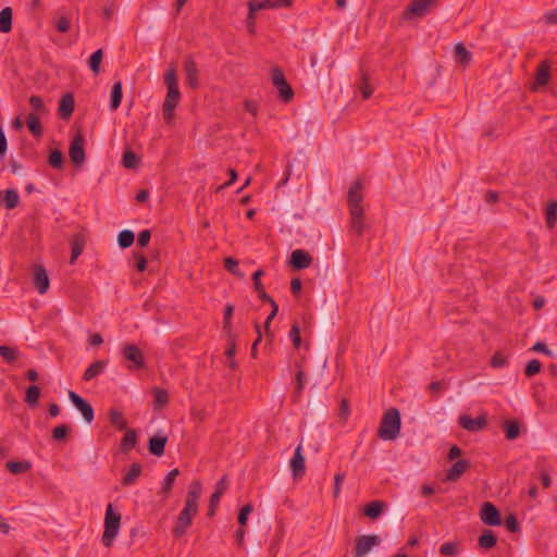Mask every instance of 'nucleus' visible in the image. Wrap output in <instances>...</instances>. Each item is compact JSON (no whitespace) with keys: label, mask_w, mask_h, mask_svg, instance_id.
I'll return each instance as SVG.
<instances>
[{"label":"nucleus","mask_w":557,"mask_h":557,"mask_svg":"<svg viewBox=\"0 0 557 557\" xmlns=\"http://www.w3.org/2000/svg\"><path fill=\"white\" fill-rule=\"evenodd\" d=\"M202 486L200 481H193L186 495L185 506L180 512L175 525L172 530L175 539L182 537L186 530L191 525L194 518L198 513V500L200 498Z\"/></svg>","instance_id":"nucleus-1"},{"label":"nucleus","mask_w":557,"mask_h":557,"mask_svg":"<svg viewBox=\"0 0 557 557\" xmlns=\"http://www.w3.org/2000/svg\"><path fill=\"white\" fill-rule=\"evenodd\" d=\"M164 84L168 88V92L162 104L163 119L166 123H170L174 116V110L181 99V92L177 84L176 70L170 67L164 74Z\"/></svg>","instance_id":"nucleus-2"},{"label":"nucleus","mask_w":557,"mask_h":557,"mask_svg":"<svg viewBox=\"0 0 557 557\" xmlns=\"http://www.w3.org/2000/svg\"><path fill=\"white\" fill-rule=\"evenodd\" d=\"M401 426L400 412L396 408H389L382 417L377 436L384 441H393L398 437Z\"/></svg>","instance_id":"nucleus-3"},{"label":"nucleus","mask_w":557,"mask_h":557,"mask_svg":"<svg viewBox=\"0 0 557 557\" xmlns=\"http://www.w3.org/2000/svg\"><path fill=\"white\" fill-rule=\"evenodd\" d=\"M121 516L113 512L112 505L110 504L106 511L104 517V531L102 534V544L110 547L116 537L120 529Z\"/></svg>","instance_id":"nucleus-4"},{"label":"nucleus","mask_w":557,"mask_h":557,"mask_svg":"<svg viewBox=\"0 0 557 557\" xmlns=\"http://www.w3.org/2000/svg\"><path fill=\"white\" fill-rule=\"evenodd\" d=\"M271 79L272 84L278 91V96L281 100L285 103H288L294 98V90L285 78L283 71L275 66L271 70Z\"/></svg>","instance_id":"nucleus-5"},{"label":"nucleus","mask_w":557,"mask_h":557,"mask_svg":"<svg viewBox=\"0 0 557 557\" xmlns=\"http://www.w3.org/2000/svg\"><path fill=\"white\" fill-rule=\"evenodd\" d=\"M121 354L124 360L128 361L126 366L128 370H141L146 367V360L143 351L135 344H125L122 347Z\"/></svg>","instance_id":"nucleus-6"},{"label":"nucleus","mask_w":557,"mask_h":557,"mask_svg":"<svg viewBox=\"0 0 557 557\" xmlns=\"http://www.w3.org/2000/svg\"><path fill=\"white\" fill-rule=\"evenodd\" d=\"M85 139L82 133H77L70 144L69 156L75 166H81L86 159Z\"/></svg>","instance_id":"nucleus-7"},{"label":"nucleus","mask_w":557,"mask_h":557,"mask_svg":"<svg viewBox=\"0 0 557 557\" xmlns=\"http://www.w3.org/2000/svg\"><path fill=\"white\" fill-rule=\"evenodd\" d=\"M481 521L488 527H498L502 524L500 512L497 507L490 503H483L480 510Z\"/></svg>","instance_id":"nucleus-8"},{"label":"nucleus","mask_w":557,"mask_h":557,"mask_svg":"<svg viewBox=\"0 0 557 557\" xmlns=\"http://www.w3.org/2000/svg\"><path fill=\"white\" fill-rule=\"evenodd\" d=\"M69 398L76 409L81 411L85 422L91 423L95 419V411L91 405L73 391L69 392Z\"/></svg>","instance_id":"nucleus-9"},{"label":"nucleus","mask_w":557,"mask_h":557,"mask_svg":"<svg viewBox=\"0 0 557 557\" xmlns=\"http://www.w3.org/2000/svg\"><path fill=\"white\" fill-rule=\"evenodd\" d=\"M435 0H412L404 12V18L422 17L428 14Z\"/></svg>","instance_id":"nucleus-10"},{"label":"nucleus","mask_w":557,"mask_h":557,"mask_svg":"<svg viewBox=\"0 0 557 557\" xmlns=\"http://www.w3.org/2000/svg\"><path fill=\"white\" fill-rule=\"evenodd\" d=\"M362 201H363L362 184L358 180L350 186L349 191H348L347 202H348L349 211L363 210Z\"/></svg>","instance_id":"nucleus-11"},{"label":"nucleus","mask_w":557,"mask_h":557,"mask_svg":"<svg viewBox=\"0 0 557 557\" xmlns=\"http://www.w3.org/2000/svg\"><path fill=\"white\" fill-rule=\"evenodd\" d=\"M377 535H362L360 536L355 546V557L366 556L374 546L380 544Z\"/></svg>","instance_id":"nucleus-12"},{"label":"nucleus","mask_w":557,"mask_h":557,"mask_svg":"<svg viewBox=\"0 0 557 557\" xmlns=\"http://www.w3.org/2000/svg\"><path fill=\"white\" fill-rule=\"evenodd\" d=\"M313 258L304 249H296L292 252L289 264L295 270L307 269L312 264Z\"/></svg>","instance_id":"nucleus-13"},{"label":"nucleus","mask_w":557,"mask_h":557,"mask_svg":"<svg viewBox=\"0 0 557 557\" xmlns=\"http://www.w3.org/2000/svg\"><path fill=\"white\" fill-rule=\"evenodd\" d=\"M87 242V232L82 230L74 234L71 239V259L70 263L73 264L75 260L83 253Z\"/></svg>","instance_id":"nucleus-14"},{"label":"nucleus","mask_w":557,"mask_h":557,"mask_svg":"<svg viewBox=\"0 0 557 557\" xmlns=\"http://www.w3.org/2000/svg\"><path fill=\"white\" fill-rule=\"evenodd\" d=\"M458 422L462 429L470 432L480 431L487 424L486 418L484 416H479L475 419H472L470 416L462 414L459 417Z\"/></svg>","instance_id":"nucleus-15"},{"label":"nucleus","mask_w":557,"mask_h":557,"mask_svg":"<svg viewBox=\"0 0 557 557\" xmlns=\"http://www.w3.org/2000/svg\"><path fill=\"white\" fill-rule=\"evenodd\" d=\"M184 70L187 84L190 88L195 89L199 86L198 76L199 71L197 64L191 55H188L184 61Z\"/></svg>","instance_id":"nucleus-16"},{"label":"nucleus","mask_w":557,"mask_h":557,"mask_svg":"<svg viewBox=\"0 0 557 557\" xmlns=\"http://www.w3.org/2000/svg\"><path fill=\"white\" fill-rule=\"evenodd\" d=\"M33 283L39 294H45L49 288V277L42 265H35Z\"/></svg>","instance_id":"nucleus-17"},{"label":"nucleus","mask_w":557,"mask_h":557,"mask_svg":"<svg viewBox=\"0 0 557 557\" xmlns=\"http://www.w3.org/2000/svg\"><path fill=\"white\" fill-rule=\"evenodd\" d=\"M550 77V64L547 60L542 61L536 69L535 81L532 85V90L539 87L546 86Z\"/></svg>","instance_id":"nucleus-18"},{"label":"nucleus","mask_w":557,"mask_h":557,"mask_svg":"<svg viewBox=\"0 0 557 557\" xmlns=\"http://www.w3.org/2000/svg\"><path fill=\"white\" fill-rule=\"evenodd\" d=\"M75 100L72 94H65L59 101L58 114L62 120H69L74 111Z\"/></svg>","instance_id":"nucleus-19"},{"label":"nucleus","mask_w":557,"mask_h":557,"mask_svg":"<svg viewBox=\"0 0 557 557\" xmlns=\"http://www.w3.org/2000/svg\"><path fill=\"white\" fill-rule=\"evenodd\" d=\"M290 469L295 479L301 478L306 472L305 457L302 455L301 445H298L295 450L294 457L290 460Z\"/></svg>","instance_id":"nucleus-20"},{"label":"nucleus","mask_w":557,"mask_h":557,"mask_svg":"<svg viewBox=\"0 0 557 557\" xmlns=\"http://www.w3.org/2000/svg\"><path fill=\"white\" fill-rule=\"evenodd\" d=\"M350 213V232L360 237L366 228L364 210L349 211Z\"/></svg>","instance_id":"nucleus-21"},{"label":"nucleus","mask_w":557,"mask_h":557,"mask_svg":"<svg viewBox=\"0 0 557 557\" xmlns=\"http://www.w3.org/2000/svg\"><path fill=\"white\" fill-rule=\"evenodd\" d=\"M470 467V461L467 459L457 460L446 472V480L455 482L457 481Z\"/></svg>","instance_id":"nucleus-22"},{"label":"nucleus","mask_w":557,"mask_h":557,"mask_svg":"<svg viewBox=\"0 0 557 557\" xmlns=\"http://www.w3.org/2000/svg\"><path fill=\"white\" fill-rule=\"evenodd\" d=\"M125 431L120 444V449L123 454H128L137 445L138 435L134 429H126Z\"/></svg>","instance_id":"nucleus-23"},{"label":"nucleus","mask_w":557,"mask_h":557,"mask_svg":"<svg viewBox=\"0 0 557 557\" xmlns=\"http://www.w3.org/2000/svg\"><path fill=\"white\" fill-rule=\"evenodd\" d=\"M108 419L110 424L117 431H125L127 429V421L122 411L111 408L108 411Z\"/></svg>","instance_id":"nucleus-24"},{"label":"nucleus","mask_w":557,"mask_h":557,"mask_svg":"<svg viewBox=\"0 0 557 557\" xmlns=\"http://www.w3.org/2000/svg\"><path fill=\"white\" fill-rule=\"evenodd\" d=\"M166 442V436L156 435L150 437L148 444L149 453L153 456L161 457L164 454Z\"/></svg>","instance_id":"nucleus-25"},{"label":"nucleus","mask_w":557,"mask_h":557,"mask_svg":"<svg viewBox=\"0 0 557 557\" xmlns=\"http://www.w3.org/2000/svg\"><path fill=\"white\" fill-rule=\"evenodd\" d=\"M455 61L461 64L463 67L468 66L472 61V53L462 42L455 45Z\"/></svg>","instance_id":"nucleus-26"},{"label":"nucleus","mask_w":557,"mask_h":557,"mask_svg":"<svg viewBox=\"0 0 557 557\" xmlns=\"http://www.w3.org/2000/svg\"><path fill=\"white\" fill-rule=\"evenodd\" d=\"M249 13L248 20L251 21V25H253L255 12L262 9H276V4L274 0H263V1H250L248 3Z\"/></svg>","instance_id":"nucleus-27"},{"label":"nucleus","mask_w":557,"mask_h":557,"mask_svg":"<svg viewBox=\"0 0 557 557\" xmlns=\"http://www.w3.org/2000/svg\"><path fill=\"white\" fill-rule=\"evenodd\" d=\"M384 507L385 503L383 500H372L364 506L363 515L372 520H375L381 516Z\"/></svg>","instance_id":"nucleus-28"},{"label":"nucleus","mask_w":557,"mask_h":557,"mask_svg":"<svg viewBox=\"0 0 557 557\" xmlns=\"http://www.w3.org/2000/svg\"><path fill=\"white\" fill-rule=\"evenodd\" d=\"M141 465L138 462L133 463L128 471L122 478V485L129 486L136 482L141 474Z\"/></svg>","instance_id":"nucleus-29"},{"label":"nucleus","mask_w":557,"mask_h":557,"mask_svg":"<svg viewBox=\"0 0 557 557\" xmlns=\"http://www.w3.org/2000/svg\"><path fill=\"white\" fill-rule=\"evenodd\" d=\"M106 366H107V361H104V360H97V361L92 362L85 370V372L83 374V380L84 381L92 380L94 377H96L97 375H99L100 373L103 372Z\"/></svg>","instance_id":"nucleus-30"},{"label":"nucleus","mask_w":557,"mask_h":557,"mask_svg":"<svg viewBox=\"0 0 557 557\" xmlns=\"http://www.w3.org/2000/svg\"><path fill=\"white\" fill-rule=\"evenodd\" d=\"M478 543H479L480 547H482L484 549H491L496 545L497 539H496L495 533L492 530L485 529L482 532V534L479 536Z\"/></svg>","instance_id":"nucleus-31"},{"label":"nucleus","mask_w":557,"mask_h":557,"mask_svg":"<svg viewBox=\"0 0 557 557\" xmlns=\"http://www.w3.org/2000/svg\"><path fill=\"white\" fill-rule=\"evenodd\" d=\"M27 127L35 137H41L44 128L39 116L36 113H29L26 119Z\"/></svg>","instance_id":"nucleus-32"},{"label":"nucleus","mask_w":557,"mask_h":557,"mask_svg":"<svg viewBox=\"0 0 557 557\" xmlns=\"http://www.w3.org/2000/svg\"><path fill=\"white\" fill-rule=\"evenodd\" d=\"M12 29V9L7 7L0 11V32L9 33Z\"/></svg>","instance_id":"nucleus-33"},{"label":"nucleus","mask_w":557,"mask_h":557,"mask_svg":"<svg viewBox=\"0 0 557 557\" xmlns=\"http://www.w3.org/2000/svg\"><path fill=\"white\" fill-rule=\"evenodd\" d=\"M180 474V471L177 468L175 469H172L168 474L164 478L163 482H162V485H161V493L164 494L166 497L170 495L172 488H173V485H174V482H175V479L176 476Z\"/></svg>","instance_id":"nucleus-34"},{"label":"nucleus","mask_w":557,"mask_h":557,"mask_svg":"<svg viewBox=\"0 0 557 557\" xmlns=\"http://www.w3.org/2000/svg\"><path fill=\"white\" fill-rule=\"evenodd\" d=\"M123 91H122V83L120 81L115 82L111 89V102L110 107L112 110H116L122 101Z\"/></svg>","instance_id":"nucleus-35"},{"label":"nucleus","mask_w":557,"mask_h":557,"mask_svg":"<svg viewBox=\"0 0 557 557\" xmlns=\"http://www.w3.org/2000/svg\"><path fill=\"white\" fill-rule=\"evenodd\" d=\"M228 487L226 475H223L215 484V491L210 497V500L214 504L220 502V498Z\"/></svg>","instance_id":"nucleus-36"},{"label":"nucleus","mask_w":557,"mask_h":557,"mask_svg":"<svg viewBox=\"0 0 557 557\" xmlns=\"http://www.w3.org/2000/svg\"><path fill=\"white\" fill-rule=\"evenodd\" d=\"M545 220L548 228H553L557 222V200L552 201L545 211Z\"/></svg>","instance_id":"nucleus-37"},{"label":"nucleus","mask_w":557,"mask_h":557,"mask_svg":"<svg viewBox=\"0 0 557 557\" xmlns=\"http://www.w3.org/2000/svg\"><path fill=\"white\" fill-rule=\"evenodd\" d=\"M140 163V159L138 158V156L132 151V150H126L124 153H123V157H122V164L124 168L126 169H136Z\"/></svg>","instance_id":"nucleus-38"},{"label":"nucleus","mask_w":557,"mask_h":557,"mask_svg":"<svg viewBox=\"0 0 557 557\" xmlns=\"http://www.w3.org/2000/svg\"><path fill=\"white\" fill-rule=\"evenodd\" d=\"M32 465L29 461H9L7 469L13 474H22L30 469Z\"/></svg>","instance_id":"nucleus-39"},{"label":"nucleus","mask_w":557,"mask_h":557,"mask_svg":"<svg viewBox=\"0 0 557 557\" xmlns=\"http://www.w3.org/2000/svg\"><path fill=\"white\" fill-rule=\"evenodd\" d=\"M506 438L509 441L516 440L520 435V425L517 421H506L504 424Z\"/></svg>","instance_id":"nucleus-40"},{"label":"nucleus","mask_w":557,"mask_h":557,"mask_svg":"<svg viewBox=\"0 0 557 557\" xmlns=\"http://www.w3.org/2000/svg\"><path fill=\"white\" fill-rule=\"evenodd\" d=\"M40 396V388L37 385H30L27 387L25 393V403L30 407L38 405V398Z\"/></svg>","instance_id":"nucleus-41"},{"label":"nucleus","mask_w":557,"mask_h":557,"mask_svg":"<svg viewBox=\"0 0 557 557\" xmlns=\"http://www.w3.org/2000/svg\"><path fill=\"white\" fill-rule=\"evenodd\" d=\"M48 163L51 168L61 170L64 165V157L61 150H52L48 158Z\"/></svg>","instance_id":"nucleus-42"},{"label":"nucleus","mask_w":557,"mask_h":557,"mask_svg":"<svg viewBox=\"0 0 557 557\" xmlns=\"http://www.w3.org/2000/svg\"><path fill=\"white\" fill-rule=\"evenodd\" d=\"M5 208L11 210L18 206L20 196L15 189H7L3 198Z\"/></svg>","instance_id":"nucleus-43"},{"label":"nucleus","mask_w":557,"mask_h":557,"mask_svg":"<svg viewBox=\"0 0 557 557\" xmlns=\"http://www.w3.org/2000/svg\"><path fill=\"white\" fill-rule=\"evenodd\" d=\"M135 235L129 230L121 231L117 235V243L122 248H128L133 245Z\"/></svg>","instance_id":"nucleus-44"},{"label":"nucleus","mask_w":557,"mask_h":557,"mask_svg":"<svg viewBox=\"0 0 557 557\" xmlns=\"http://www.w3.org/2000/svg\"><path fill=\"white\" fill-rule=\"evenodd\" d=\"M296 368L298 370L296 372V386H295V391H294V397L298 398L304 391L306 375H305L304 371L301 370L299 363L296 364Z\"/></svg>","instance_id":"nucleus-45"},{"label":"nucleus","mask_w":557,"mask_h":557,"mask_svg":"<svg viewBox=\"0 0 557 557\" xmlns=\"http://www.w3.org/2000/svg\"><path fill=\"white\" fill-rule=\"evenodd\" d=\"M102 57H103L102 49H98L90 55V58L88 60V65L95 74H98L100 72V64L102 61Z\"/></svg>","instance_id":"nucleus-46"},{"label":"nucleus","mask_w":557,"mask_h":557,"mask_svg":"<svg viewBox=\"0 0 557 557\" xmlns=\"http://www.w3.org/2000/svg\"><path fill=\"white\" fill-rule=\"evenodd\" d=\"M440 553L449 557L457 556L459 555V545L457 542H446L441 545Z\"/></svg>","instance_id":"nucleus-47"},{"label":"nucleus","mask_w":557,"mask_h":557,"mask_svg":"<svg viewBox=\"0 0 557 557\" xmlns=\"http://www.w3.org/2000/svg\"><path fill=\"white\" fill-rule=\"evenodd\" d=\"M18 351L11 346H0V356L8 362L12 363L16 360Z\"/></svg>","instance_id":"nucleus-48"},{"label":"nucleus","mask_w":557,"mask_h":557,"mask_svg":"<svg viewBox=\"0 0 557 557\" xmlns=\"http://www.w3.org/2000/svg\"><path fill=\"white\" fill-rule=\"evenodd\" d=\"M154 403L158 409H161L169 403V394L165 389L156 387L153 388Z\"/></svg>","instance_id":"nucleus-49"},{"label":"nucleus","mask_w":557,"mask_h":557,"mask_svg":"<svg viewBox=\"0 0 557 557\" xmlns=\"http://www.w3.org/2000/svg\"><path fill=\"white\" fill-rule=\"evenodd\" d=\"M360 81H361V83H360L359 89H360V92L362 95V98L363 99H368L372 95L373 89L370 86V84L368 83V75H367V73L363 72V71H361V73H360Z\"/></svg>","instance_id":"nucleus-50"},{"label":"nucleus","mask_w":557,"mask_h":557,"mask_svg":"<svg viewBox=\"0 0 557 557\" xmlns=\"http://www.w3.org/2000/svg\"><path fill=\"white\" fill-rule=\"evenodd\" d=\"M277 312H278V305H274L272 307L271 313L268 315V318L264 322L265 336L269 339V342H271L274 337V333L270 330V324H271L272 320L276 317Z\"/></svg>","instance_id":"nucleus-51"},{"label":"nucleus","mask_w":557,"mask_h":557,"mask_svg":"<svg viewBox=\"0 0 557 557\" xmlns=\"http://www.w3.org/2000/svg\"><path fill=\"white\" fill-rule=\"evenodd\" d=\"M29 104L33 108V110L37 113V115L47 113L46 106L39 96H30Z\"/></svg>","instance_id":"nucleus-52"},{"label":"nucleus","mask_w":557,"mask_h":557,"mask_svg":"<svg viewBox=\"0 0 557 557\" xmlns=\"http://www.w3.org/2000/svg\"><path fill=\"white\" fill-rule=\"evenodd\" d=\"M542 364L537 359L530 360L524 368V375L532 377L541 371Z\"/></svg>","instance_id":"nucleus-53"},{"label":"nucleus","mask_w":557,"mask_h":557,"mask_svg":"<svg viewBox=\"0 0 557 557\" xmlns=\"http://www.w3.org/2000/svg\"><path fill=\"white\" fill-rule=\"evenodd\" d=\"M70 430H71V428L67 424H60V425L55 426L52 430L53 440H55L58 442L63 441L67 436Z\"/></svg>","instance_id":"nucleus-54"},{"label":"nucleus","mask_w":557,"mask_h":557,"mask_svg":"<svg viewBox=\"0 0 557 557\" xmlns=\"http://www.w3.org/2000/svg\"><path fill=\"white\" fill-rule=\"evenodd\" d=\"M505 527L511 533H516V532L520 531L519 521H518L517 517L512 513H510L509 516L506 517Z\"/></svg>","instance_id":"nucleus-55"},{"label":"nucleus","mask_w":557,"mask_h":557,"mask_svg":"<svg viewBox=\"0 0 557 557\" xmlns=\"http://www.w3.org/2000/svg\"><path fill=\"white\" fill-rule=\"evenodd\" d=\"M54 25L60 33H66L71 27V20L67 16L62 15L55 20Z\"/></svg>","instance_id":"nucleus-56"},{"label":"nucleus","mask_w":557,"mask_h":557,"mask_svg":"<svg viewBox=\"0 0 557 557\" xmlns=\"http://www.w3.org/2000/svg\"><path fill=\"white\" fill-rule=\"evenodd\" d=\"M253 510L252 506L250 504L245 505L239 513H238V523L240 527H245L247 524L248 516Z\"/></svg>","instance_id":"nucleus-57"},{"label":"nucleus","mask_w":557,"mask_h":557,"mask_svg":"<svg viewBox=\"0 0 557 557\" xmlns=\"http://www.w3.org/2000/svg\"><path fill=\"white\" fill-rule=\"evenodd\" d=\"M289 337L296 348H299L301 343V336H300V329L297 323H294L292 325V329L289 331Z\"/></svg>","instance_id":"nucleus-58"},{"label":"nucleus","mask_w":557,"mask_h":557,"mask_svg":"<svg viewBox=\"0 0 557 557\" xmlns=\"http://www.w3.org/2000/svg\"><path fill=\"white\" fill-rule=\"evenodd\" d=\"M507 364V358L500 354V352H495L492 358H491V366L493 368H502V367H505Z\"/></svg>","instance_id":"nucleus-59"},{"label":"nucleus","mask_w":557,"mask_h":557,"mask_svg":"<svg viewBox=\"0 0 557 557\" xmlns=\"http://www.w3.org/2000/svg\"><path fill=\"white\" fill-rule=\"evenodd\" d=\"M263 274H264V271L261 269L257 270L252 274V282H253V287H255L256 292H262V289H264L263 284L260 280Z\"/></svg>","instance_id":"nucleus-60"},{"label":"nucleus","mask_w":557,"mask_h":557,"mask_svg":"<svg viewBox=\"0 0 557 557\" xmlns=\"http://www.w3.org/2000/svg\"><path fill=\"white\" fill-rule=\"evenodd\" d=\"M224 267L228 272H231L233 274H238L236 271V269L238 267V261L235 258H233V257L225 258Z\"/></svg>","instance_id":"nucleus-61"},{"label":"nucleus","mask_w":557,"mask_h":557,"mask_svg":"<svg viewBox=\"0 0 557 557\" xmlns=\"http://www.w3.org/2000/svg\"><path fill=\"white\" fill-rule=\"evenodd\" d=\"M151 238V233L149 230H144L138 234L137 243L140 247H146Z\"/></svg>","instance_id":"nucleus-62"},{"label":"nucleus","mask_w":557,"mask_h":557,"mask_svg":"<svg viewBox=\"0 0 557 557\" xmlns=\"http://www.w3.org/2000/svg\"><path fill=\"white\" fill-rule=\"evenodd\" d=\"M134 258L136 260V269L139 272H144L147 268V259L141 253H134Z\"/></svg>","instance_id":"nucleus-63"},{"label":"nucleus","mask_w":557,"mask_h":557,"mask_svg":"<svg viewBox=\"0 0 557 557\" xmlns=\"http://www.w3.org/2000/svg\"><path fill=\"white\" fill-rule=\"evenodd\" d=\"M544 20L547 24H557V8L545 13Z\"/></svg>","instance_id":"nucleus-64"}]
</instances>
